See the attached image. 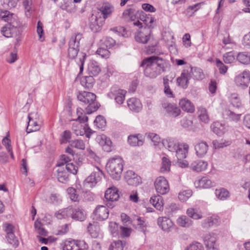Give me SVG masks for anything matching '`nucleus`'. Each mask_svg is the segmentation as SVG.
Wrapping results in <instances>:
<instances>
[{"instance_id":"nucleus-1","label":"nucleus","mask_w":250,"mask_h":250,"mask_svg":"<svg viewBox=\"0 0 250 250\" xmlns=\"http://www.w3.org/2000/svg\"><path fill=\"white\" fill-rule=\"evenodd\" d=\"M83 110L82 108H78L77 114L78 118L73 120L72 129L77 136L85 135L87 138H90L92 130L90 128L86 123L88 121V117L83 114Z\"/></svg>"},{"instance_id":"nucleus-2","label":"nucleus","mask_w":250,"mask_h":250,"mask_svg":"<svg viewBox=\"0 0 250 250\" xmlns=\"http://www.w3.org/2000/svg\"><path fill=\"white\" fill-rule=\"evenodd\" d=\"M124 161L120 156H115L109 159L106 164L107 171L111 177L118 180L121 178L123 169Z\"/></svg>"},{"instance_id":"nucleus-3","label":"nucleus","mask_w":250,"mask_h":250,"mask_svg":"<svg viewBox=\"0 0 250 250\" xmlns=\"http://www.w3.org/2000/svg\"><path fill=\"white\" fill-rule=\"evenodd\" d=\"M140 66L145 68V73H147V71L152 68H156V71L154 72L155 75L160 74L165 71L164 60L157 56H151L144 59L141 62Z\"/></svg>"},{"instance_id":"nucleus-4","label":"nucleus","mask_w":250,"mask_h":250,"mask_svg":"<svg viewBox=\"0 0 250 250\" xmlns=\"http://www.w3.org/2000/svg\"><path fill=\"white\" fill-rule=\"evenodd\" d=\"M77 98L80 101L88 104L85 108L87 114H89L97 109L95 105L96 96L94 93L85 91L79 92Z\"/></svg>"},{"instance_id":"nucleus-5","label":"nucleus","mask_w":250,"mask_h":250,"mask_svg":"<svg viewBox=\"0 0 250 250\" xmlns=\"http://www.w3.org/2000/svg\"><path fill=\"white\" fill-rule=\"evenodd\" d=\"M27 133L39 130L42 125V119L37 112L30 113L28 115Z\"/></svg>"},{"instance_id":"nucleus-6","label":"nucleus","mask_w":250,"mask_h":250,"mask_svg":"<svg viewBox=\"0 0 250 250\" xmlns=\"http://www.w3.org/2000/svg\"><path fill=\"white\" fill-rule=\"evenodd\" d=\"M0 19L7 22L6 25L13 28L15 31H21V23L17 17L13 14H10L7 10L0 9Z\"/></svg>"},{"instance_id":"nucleus-7","label":"nucleus","mask_w":250,"mask_h":250,"mask_svg":"<svg viewBox=\"0 0 250 250\" xmlns=\"http://www.w3.org/2000/svg\"><path fill=\"white\" fill-rule=\"evenodd\" d=\"M82 38V35L77 34L72 36L69 42L68 56L70 59H74L79 51L80 41Z\"/></svg>"},{"instance_id":"nucleus-8","label":"nucleus","mask_w":250,"mask_h":250,"mask_svg":"<svg viewBox=\"0 0 250 250\" xmlns=\"http://www.w3.org/2000/svg\"><path fill=\"white\" fill-rule=\"evenodd\" d=\"M126 91L125 90L120 89L118 86H112L107 96L110 99H114L118 104H122L125 99Z\"/></svg>"},{"instance_id":"nucleus-9","label":"nucleus","mask_w":250,"mask_h":250,"mask_svg":"<svg viewBox=\"0 0 250 250\" xmlns=\"http://www.w3.org/2000/svg\"><path fill=\"white\" fill-rule=\"evenodd\" d=\"M163 110L166 116L172 118L179 116L181 111L179 107L174 104L168 102H163L161 104Z\"/></svg>"},{"instance_id":"nucleus-10","label":"nucleus","mask_w":250,"mask_h":250,"mask_svg":"<svg viewBox=\"0 0 250 250\" xmlns=\"http://www.w3.org/2000/svg\"><path fill=\"white\" fill-rule=\"evenodd\" d=\"M154 187L156 191L161 195L166 194L169 191L168 181L163 176H159L155 179Z\"/></svg>"},{"instance_id":"nucleus-11","label":"nucleus","mask_w":250,"mask_h":250,"mask_svg":"<svg viewBox=\"0 0 250 250\" xmlns=\"http://www.w3.org/2000/svg\"><path fill=\"white\" fill-rule=\"evenodd\" d=\"M88 246L83 241H66L63 250H88Z\"/></svg>"},{"instance_id":"nucleus-12","label":"nucleus","mask_w":250,"mask_h":250,"mask_svg":"<svg viewBox=\"0 0 250 250\" xmlns=\"http://www.w3.org/2000/svg\"><path fill=\"white\" fill-rule=\"evenodd\" d=\"M103 173L99 168H97L96 171H94L88 176L85 180L84 185L87 187L92 188L102 179Z\"/></svg>"},{"instance_id":"nucleus-13","label":"nucleus","mask_w":250,"mask_h":250,"mask_svg":"<svg viewBox=\"0 0 250 250\" xmlns=\"http://www.w3.org/2000/svg\"><path fill=\"white\" fill-rule=\"evenodd\" d=\"M100 15L96 13H93L89 19L90 28L94 32L99 31L103 25L104 21Z\"/></svg>"},{"instance_id":"nucleus-14","label":"nucleus","mask_w":250,"mask_h":250,"mask_svg":"<svg viewBox=\"0 0 250 250\" xmlns=\"http://www.w3.org/2000/svg\"><path fill=\"white\" fill-rule=\"evenodd\" d=\"M203 239L208 250H218L216 243L217 235L215 233H207L204 236Z\"/></svg>"},{"instance_id":"nucleus-15","label":"nucleus","mask_w":250,"mask_h":250,"mask_svg":"<svg viewBox=\"0 0 250 250\" xmlns=\"http://www.w3.org/2000/svg\"><path fill=\"white\" fill-rule=\"evenodd\" d=\"M93 214L95 219L98 221H103L108 218L109 210L105 206L99 205L96 208Z\"/></svg>"},{"instance_id":"nucleus-16","label":"nucleus","mask_w":250,"mask_h":250,"mask_svg":"<svg viewBox=\"0 0 250 250\" xmlns=\"http://www.w3.org/2000/svg\"><path fill=\"white\" fill-rule=\"evenodd\" d=\"M159 227L164 231L169 232L174 226L172 221L167 217H159L157 220Z\"/></svg>"},{"instance_id":"nucleus-17","label":"nucleus","mask_w":250,"mask_h":250,"mask_svg":"<svg viewBox=\"0 0 250 250\" xmlns=\"http://www.w3.org/2000/svg\"><path fill=\"white\" fill-rule=\"evenodd\" d=\"M96 142L103 147L104 151L110 152L111 151L112 142L110 138L104 134L99 135L96 138Z\"/></svg>"},{"instance_id":"nucleus-18","label":"nucleus","mask_w":250,"mask_h":250,"mask_svg":"<svg viewBox=\"0 0 250 250\" xmlns=\"http://www.w3.org/2000/svg\"><path fill=\"white\" fill-rule=\"evenodd\" d=\"M125 178L129 185L137 186L141 182V177L132 170L126 172Z\"/></svg>"},{"instance_id":"nucleus-19","label":"nucleus","mask_w":250,"mask_h":250,"mask_svg":"<svg viewBox=\"0 0 250 250\" xmlns=\"http://www.w3.org/2000/svg\"><path fill=\"white\" fill-rule=\"evenodd\" d=\"M150 38V31L148 28H145L138 31L135 36V40L142 43L147 42Z\"/></svg>"},{"instance_id":"nucleus-20","label":"nucleus","mask_w":250,"mask_h":250,"mask_svg":"<svg viewBox=\"0 0 250 250\" xmlns=\"http://www.w3.org/2000/svg\"><path fill=\"white\" fill-rule=\"evenodd\" d=\"M194 149L196 156L199 158H203L208 150V146L206 142L201 141L195 145Z\"/></svg>"},{"instance_id":"nucleus-21","label":"nucleus","mask_w":250,"mask_h":250,"mask_svg":"<svg viewBox=\"0 0 250 250\" xmlns=\"http://www.w3.org/2000/svg\"><path fill=\"white\" fill-rule=\"evenodd\" d=\"M145 137L141 134L130 135L128 137V143L132 146H140L143 145Z\"/></svg>"},{"instance_id":"nucleus-22","label":"nucleus","mask_w":250,"mask_h":250,"mask_svg":"<svg viewBox=\"0 0 250 250\" xmlns=\"http://www.w3.org/2000/svg\"><path fill=\"white\" fill-rule=\"evenodd\" d=\"M70 217L76 221H83L86 217V214L84 210L79 207L72 208L71 207Z\"/></svg>"},{"instance_id":"nucleus-23","label":"nucleus","mask_w":250,"mask_h":250,"mask_svg":"<svg viewBox=\"0 0 250 250\" xmlns=\"http://www.w3.org/2000/svg\"><path fill=\"white\" fill-rule=\"evenodd\" d=\"M189 146L186 143H180L174 152L177 160H181L185 159L188 155Z\"/></svg>"},{"instance_id":"nucleus-24","label":"nucleus","mask_w":250,"mask_h":250,"mask_svg":"<svg viewBox=\"0 0 250 250\" xmlns=\"http://www.w3.org/2000/svg\"><path fill=\"white\" fill-rule=\"evenodd\" d=\"M196 188H209L215 185V183L207 177H203L194 182Z\"/></svg>"},{"instance_id":"nucleus-25","label":"nucleus","mask_w":250,"mask_h":250,"mask_svg":"<svg viewBox=\"0 0 250 250\" xmlns=\"http://www.w3.org/2000/svg\"><path fill=\"white\" fill-rule=\"evenodd\" d=\"M208 166V163L207 161L202 160H196L191 163L190 168L194 171L201 172L205 170Z\"/></svg>"},{"instance_id":"nucleus-26","label":"nucleus","mask_w":250,"mask_h":250,"mask_svg":"<svg viewBox=\"0 0 250 250\" xmlns=\"http://www.w3.org/2000/svg\"><path fill=\"white\" fill-rule=\"evenodd\" d=\"M220 221L219 218L217 215H212L204 219L202 222V227L206 229H208L213 226L219 225Z\"/></svg>"},{"instance_id":"nucleus-27","label":"nucleus","mask_w":250,"mask_h":250,"mask_svg":"<svg viewBox=\"0 0 250 250\" xmlns=\"http://www.w3.org/2000/svg\"><path fill=\"white\" fill-rule=\"evenodd\" d=\"M58 168L57 170L56 176L58 180L62 183H65L68 181V174L63 167V163L58 164Z\"/></svg>"},{"instance_id":"nucleus-28","label":"nucleus","mask_w":250,"mask_h":250,"mask_svg":"<svg viewBox=\"0 0 250 250\" xmlns=\"http://www.w3.org/2000/svg\"><path fill=\"white\" fill-rule=\"evenodd\" d=\"M127 106L130 110L139 112L142 109V104L140 101L136 98H132L128 99L127 101Z\"/></svg>"},{"instance_id":"nucleus-29","label":"nucleus","mask_w":250,"mask_h":250,"mask_svg":"<svg viewBox=\"0 0 250 250\" xmlns=\"http://www.w3.org/2000/svg\"><path fill=\"white\" fill-rule=\"evenodd\" d=\"M210 127L212 131L218 136L224 134L228 130V126L219 122H214Z\"/></svg>"},{"instance_id":"nucleus-30","label":"nucleus","mask_w":250,"mask_h":250,"mask_svg":"<svg viewBox=\"0 0 250 250\" xmlns=\"http://www.w3.org/2000/svg\"><path fill=\"white\" fill-rule=\"evenodd\" d=\"M180 144L177 140L172 138H168L163 140V145L171 152H174Z\"/></svg>"},{"instance_id":"nucleus-31","label":"nucleus","mask_w":250,"mask_h":250,"mask_svg":"<svg viewBox=\"0 0 250 250\" xmlns=\"http://www.w3.org/2000/svg\"><path fill=\"white\" fill-rule=\"evenodd\" d=\"M105 198L108 201H116L119 198L118 189L114 187L108 188L105 192Z\"/></svg>"},{"instance_id":"nucleus-32","label":"nucleus","mask_w":250,"mask_h":250,"mask_svg":"<svg viewBox=\"0 0 250 250\" xmlns=\"http://www.w3.org/2000/svg\"><path fill=\"white\" fill-rule=\"evenodd\" d=\"M179 104L181 108L185 111L193 113L195 111L193 104L188 99L183 98L179 101Z\"/></svg>"},{"instance_id":"nucleus-33","label":"nucleus","mask_w":250,"mask_h":250,"mask_svg":"<svg viewBox=\"0 0 250 250\" xmlns=\"http://www.w3.org/2000/svg\"><path fill=\"white\" fill-rule=\"evenodd\" d=\"M177 224L182 228H189L193 225V221L186 215L178 217L176 221Z\"/></svg>"},{"instance_id":"nucleus-34","label":"nucleus","mask_w":250,"mask_h":250,"mask_svg":"<svg viewBox=\"0 0 250 250\" xmlns=\"http://www.w3.org/2000/svg\"><path fill=\"white\" fill-rule=\"evenodd\" d=\"M1 33L4 37L10 38L19 37L21 34V31H15L13 28L6 25L1 28Z\"/></svg>"},{"instance_id":"nucleus-35","label":"nucleus","mask_w":250,"mask_h":250,"mask_svg":"<svg viewBox=\"0 0 250 250\" xmlns=\"http://www.w3.org/2000/svg\"><path fill=\"white\" fill-rule=\"evenodd\" d=\"M164 93L168 98L173 97L171 88L173 87L174 82L173 80L164 79Z\"/></svg>"},{"instance_id":"nucleus-36","label":"nucleus","mask_w":250,"mask_h":250,"mask_svg":"<svg viewBox=\"0 0 250 250\" xmlns=\"http://www.w3.org/2000/svg\"><path fill=\"white\" fill-rule=\"evenodd\" d=\"M150 203L158 210H162L163 208L164 202L163 197L160 195L152 196Z\"/></svg>"},{"instance_id":"nucleus-37","label":"nucleus","mask_w":250,"mask_h":250,"mask_svg":"<svg viewBox=\"0 0 250 250\" xmlns=\"http://www.w3.org/2000/svg\"><path fill=\"white\" fill-rule=\"evenodd\" d=\"M198 117L199 120L205 124L209 123L210 119L207 109L203 106H200L197 110Z\"/></svg>"},{"instance_id":"nucleus-38","label":"nucleus","mask_w":250,"mask_h":250,"mask_svg":"<svg viewBox=\"0 0 250 250\" xmlns=\"http://www.w3.org/2000/svg\"><path fill=\"white\" fill-rule=\"evenodd\" d=\"M99 12H96L97 14H99L100 16L103 18V20L104 21L105 19L109 17L112 12V7L109 4H105L103 5L99 9Z\"/></svg>"},{"instance_id":"nucleus-39","label":"nucleus","mask_w":250,"mask_h":250,"mask_svg":"<svg viewBox=\"0 0 250 250\" xmlns=\"http://www.w3.org/2000/svg\"><path fill=\"white\" fill-rule=\"evenodd\" d=\"M215 195L218 199L224 201L229 197L230 193L227 189L221 188L216 189L215 190Z\"/></svg>"},{"instance_id":"nucleus-40","label":"nucleus","mask_w":250,"mask_h":250,"mask_svg":"<svg viewBox=\"0 0 250 250\" xmlns=\"http://www.w3.org/2000/svg\"><path fill=\"white\" fill-rule=\"evenodd\" d=\"M186 213L189 217L195 220L200 219L203 216L202 213L200 211L192 208H188L187 210Z\"/></svg>"},{"instance_id":"nucleus-41","label":"nucleus","mask_w":250,"mask_h":250,"mask_svg":"<svg viewBox=\"0 0 250 250\" xmlns=\"http://www.w3.org/2000/svg\"><path fill=\"white\" fill-rule=\"evenodd\" d=\"M71 215V207H68L63 209H61L55 213V216L58 219H65L70 217Z\"/></svg>"},{"instance_id":"nucleus-42","label":"nucleus","mask_w":250,"mask_h":250,"mask_svg":"<svg viewBox=\"0 0 250 250\" xmlns=\"http://www.w3.org/2000/svg\"><path fill=\"white\" fill-rule=\"evenodd\" d=\"M192 195V191L190 189L182 190L178 193V199L182 202L187 201Z\"/></svg>"},{"instance_id":"nucleus-43","label":"nucleus","mask_w":250,"mask_h":250,"mask_svg":"<svg viewBox=\"0 0 250 250\" xmlns=\"http://www.w3.org/2000/svg\"><path fill=\"white\" fill-rule=\"evenodd\" d=\"M237 60L240 63L244 64L250 63V55L247 52H241L238 54Z\"/></svg>"},{"instance_id":"nucleus-44","label":"nucleus","mask_w":250,"mask_h":250,"mask_svg":"<svg viewBox=\"0 0 250 250\" xmlns=\"http://www.w3.org/2000/svg\"><path fill=\"white\" fill-rule=\"evenodd\" d=\"M87 230L91 237L96 238L99 234V228L96 223H90L87 226Z\"/></svg>"},{"instance_id":"nucleus-45","label":"nucleus","mask_w":250,"mask_h":250,"mask_svg":"<svg viewBox=\"0 0 250 250\" xmlns=\"http://www.w3.org/2000/svg\"><path fill=\"white\" fill-rule=\"evenodd\" d=\"M223 114L224 116H226L227 118L235 122H238L240 120L241 115L240 114H235L231 111L227 109L223 112Z\"/></svg>"},{"instance_id":"nucleus-46","label":"nucleus","mask_w":250,"mask_h":250,"mask_svg":"<svg viewBox=\"0 0 250 250\" xmlns=\"http://www.w3.org/2000/svg\"><path fill=\"white\" fill-rule=\"evenodd\" d=\"M230 104L234 107H239L241 105V102L239 97L236 93H232L229 97Z\"/></svg>"},{"instance_id":"nucleus-47","label":"nucleus","mask_w":250,"mask_h":250,"mask_svg":"<svg viewBox=\"0 0 250 250\" xmlns=\"http://www.w3.org/2000/svg\"><path fill=\"white\" fill-rule=\"evenodd\" d=\"M171 161L166 157H163L162 159V166L161 171L162 172H167L170 170Z\"/></svg>"},{"instance_id":"nucleus-48","label":"nucleus","mask_w":250,"mask_h":250,"mask_svg":"<svg viewBox=\"0 0 250 250\" xmlns=\"http://www.w3.org/2000/svg\"><path fill=\"white\" fill-rule=\"evenodd\" d=\"M6 239L7 242L12 245L14 248H17L19 245L18 238L15 236L14 233H11L6 235Z\"/></svg>"},{"instance_id":"nucleus-49","label":"nucleus","mask_w":250,"mask_h":250,"mask_svg":"<svg viewBox=\"0 0 250 250\" xmlns=\"http://www.w3.org/2000/svg\"><path fill=\"white\" fill-rule=\"evenodd\" d=\"M212 145L213 147L215 149H218L223 148L224 147L230 145V142L229 141H226L221 140L220 141H217L216 140H213L212 142Z\"/></svg>"},{"instance_id":"nucleus-50","label":"nucleus","mask_w":250,"mask_h":250,"mask_svg":"<svg viewBox=\"0 0 250 250\" xmlns=\"http://www.w3.org/2000/svg\"><path fill=\"white\" fill-rule=\"evenodd\" d=\"M19 0H1V4L5 9H11L16 6Z\"/></svg>"},{"instance_id":"nucleus-51","label":"nucleus","mask_w":250,"mask_h":250,"mask_svg":"<svg viewBox=\"0 0 250 250\" xmlns=\"http://www.w3.org/2000/svg\"><path fill=\"white\" fill-rule=\"evenodd\" d=\"M67 193L70 199L74 202H77L80 200V197L77 193L76 190L73 188H69L67 190Z\"/></svg>"},{"instance_id":"nucleus-52","label":"nucleus","mask_w":250,"mask_h":250,"mask_svg":"<svg viewBox=\"0 0 250 250\" xmlns=\"http://www.w3.org/2000/svg\"><path fill=\"white\" fill-rule=\"evenodd\" d=\"M193 67L190 66L183 70L181 74V77H179L178 78H193Z\"/></svg>"},{"instance_id":"nucleus-53","label":"nucleus","mask_w":250,"mask_h":250,"mask_svg":"<svg viewBox=\"0 0 250 250\" xmlns=\"http://www.w3.org/2000/svg\"><path fill=\"white\" fill-rule=\"evenodd\" d=\"M35 228L37 231V232L42 236H46L47 232V231L42 227V224L38 220H37L35 222Z\"/></svg>"},{"instance_id":"nucleus-54","label":"nucleus","mask_w":250,"mask_h":250,"mask_svg":"<svg viewBox=\"0 0 250 250\" xmlns=\"http://www.w3.org/2000/svg\"><path fill=\"white\" fill-rule=\"evenodd\" d=\"M250 79H235V83L236 85L241 89L247 88L250 83Z\"/></svg>"},{"instance_id":"nucleus-55","label":"nucleus","mask_w":250,"mask_h":250,"mask_svg":"<svg viewBox=\"0 0 250 250\" xmlns=\"http://www.w3.org/2000/svg\"><path fill=\"white\" fill-rule=\"evenodd\" d=\"M235 58L233 52H229L223 55V60L226 63H231L235 61Z\"/></svg>"},{"instance_id":"nucleus-56","label":"nucleus","mask_w":250,"mask_h":250,"mask_svg":"<svg viewBox=\"0 0 250 250\" xmlns=\"http://www.w3.org/2000/svg\"><path fill=\"white\" fill-rule=\"evenodd\" d=\"M80 83L85 88H92L95 83L94 79H81Z\"/></svg>"},{"instance_id":"nucleus-57","label":"nucleus","mask_w":250,"mask_h":250,"mask_svg":"<svg viewBox=\"0 0 250 250\" xmlns=\"http://www.w3.org/2000/svg\"><path fill=\"white\" fill-rule=\"evenodd\" d=\"M94 124L98 128H102L105 126L106 121L103 116L99 115L95 119Z\"/></svg>"},{"instance_id":"nucleus-58","label":"nucleus","mask_w":250,"mask_h":250,"mask_svg":"<svg viewBox=\"0 0 250 250\" xmlns=\"http://www.w3.org/2000/svg\"><path fill=\"white\" fill-rule=\"evenodd\" d=\"M136 229H138L141 231H145L146 226L145 222L141 219V217H138L137 220L134 222Z\"/></svg>"},{"instance_id":"nucleus-59","label":"nucleus","mask_w":250,"mask_h":250,"mask_svg":"<svg viewBox=\"0 0 250 250\" xmlns=\"http://www.w3.org/2000/svg\"><path fill=\"white\" fill-rule=\"evenodd\" d=\"M70 146L72 147L82 150H83L85 147L84 142L81 140H76L72 141Z\"/></svg>"},{"instance_id":"nucleus-60","label":"nucleus","mask_w":250,"mask_h":250,"mask_svg":"<svg viewBox=\"0 0 250 250\" xmlns=\"http://www.w3.org/2000/svg\"><path fill=\"white\" fill-rule=\"evenodd\" d=\"M2 144L5 146L7 150L10 153V156L12 158H14V155L12 150V147L11 146V140L7 137H5L2 139Z\"/></svg>"},{"instance_id":"nucleus-61","label":"nucleus","mask_w":250,"mask_h":250,"mask_svg":"<svg viewBox=\"0 0 250 250\" xmlns=\"http://www.w3.org/2000/svg\"><path fill=\"white\" fill-rule=\"evenodd\" d=\"M124 246L122 241L118 240L111 243L109 250H123Z\"/></svg>"},{"instance_id":"nucleus-62","label":"nucleus","mask_w":250,"mask_h":250,"mask_svg":"<svg viewBox=\"0 0 250 250\" xmlns=\"http://www.w3.org/2000/svg\"><path fill=\"white\" fill-rule=\"evenodd\" d=\"M64 168L66 171L73 174H76L78 171V167L72 163H67L65 165Z\"/></svg>"},{"instance_id":"nucleus-63","label":"nucleus","mask_w":250,"mask_h":250,"mask_svg":"<svg viewBox=\"0 0 250 250\" xmlns=\"http://www.w3.org/2000/svg\"><path fill=\"white\" fill-rule=\"evenodd\" d=\"M204 247L202 244L198 242H193L187 247L186 250H203Z\"/></svg>"},{"instance_id":"nucleus-64","label":"nucleus","mask_w":250,"mask_h":250,"mask_svg":"<svg viewBox=\"0 0 250 250\" xmlns=\"http://www.w3.org/2000/svg\"><path fill=\"white\" fill-rule=\"evenodd\" d=\"M135 10L132 8H129L125 10L123 13V15L125 18H129L131 21H134L135 19Z\"/></svg>"}]
</instances>
